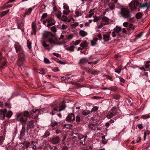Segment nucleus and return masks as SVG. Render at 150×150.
Segmentation results:
<instances>
[{"label":"nucleus","mask_w":150,"mask_h":150,"mask_svg":"<svg viewBox=\"0 0 150 150\" xmlns=\"http://www.w3.org/2000/svg\"><path fill=\"white\" fill-rule=\"evenodd\" d=\"M2 62L0 67L1 68H3L4 67H6V62L5 60V58L2 57L1 55V54L0 52V62Z\"/></svg>","instance_id":"nucleus-8"},{"label":"nucleus","mask_w":150,"mask_h":150,"mask_svg":"<svg viewBox=\"0 0 150 150\" xmlns=\"http://www.w3.org/2000/svg\"><path fill=\"white\" fill-rule=\"evenodd\" d=\"M98 40V38H95L91 41V44L92 46H95L97 44V41Z\"/></svg>","instance_id":"nucleus-22"},{"label":"nucleus","mask_w":150,"mask_h":150,"mask_svg":"<svg viewBox=\"0 0 150 150\" xmlns=\"http://www.w3.org/2000/svg\"><path fill=\"white\" fill-rule=\"evenodd\" d=\"M104 25H105V24H104L103 23L100 22V24L98 25L97 28H101Z\"/></svg>","instance_id":"nucleus-52"},{"label":"nucleus","mask_w":150,"mask_h":150,"mask_svg":"<svg viewBox=\"0 0 150 150\" xmlns=\"http://www.w3.org/2000/svg\"><path fill=\"white\" fill-rule=\"evenodd\" d=\"M48 41L51 44H54V45H61V44L60 43H59L58 42H55L54 40H53L52 38H50L48 39Z\"/></svg>","instance_id":"nucleus-18"},{"label":"nucleus","mask_w":150,"mask_h":150,"mask_svg":"<svg viewBox=\"0 0 150 150\" xmlns=\"http://www.w3.org/2000/svg\"><path fill=\"white\" fill-rule=\"evenodd\" d=\"M52 19L51 18H48L46 19V21L48 23H49L52 21Z\"/></svg>","instance_id":"nucleus-60"},{"label":"nucleus","mask_w":150,"mask_h":150,"mask_svg":"<svg viewBox=\"0 0 150 150\" xmlns=\"http://www.w3.org/2000/svg\"><path fill=\"white\" fill-rule=\"evenodd\" d=\"M59 137L57 136H54L51 140L52 142L54 144H57L59 142Z\"/></svg>","instance_id":"nucleus-13"},{"label":"nucleus","mask_w":150,"mask_h":150,"mask_svg":"<svg viewBox=\"0 0 150 150\" xmlns=\"http://www.w3.org/2000/svg\"><path fill=\"white\" fill-rule=\"evenodd\" d=\"M25 129L24 125H23L21 130L20 132V138L22 139L25 134Z\"/></svg>","instance_id":"nucleus-15"},{"label":"nucleus","mask_w":150,"mask_h":150,"mask_svg":"<svg viewBox=\"0 0 150 150\" xmlns=\"http://www.w3.org/2000/svg\"><path fill=\"white\" fill-rule=\"evenodd\" d=\"M93 10L92 9L89 12V13H90L89 14L88 16V18H91L92 16L94 14V13L92 12L93 11Z\"/></svg>","instance_id":"nucleus-38"},{"label":"nucleus","mask_w":150,"mask_h":150,"mask_svg":"<svg viewBox=\"0 0 150 150\" xmlns=\"http://www.w3.org/2000/svg\"><path fill=\"white\" fill-rule=\"evenodd\" d=\"M67 28V26L64 24H63L62 26V28L61 29L64 30L65 29Z\"/></svg>","instance_id":"nucleus-61"},{"label":"nucleus","mask_w":150,"mask_h":150,"mask_svg":"<svg viewBox=\"0 0 150 150\" xmlns=\"http://www.w3.org/2000/svg\"><path fill=\"white\" fill-rule=\"evenodd\" d=\"M76 15H75V17H78L79 16H81L82 14L80 11H77L75 12Z\"/></svg>","instance_id":"nucleus-29"},{"label":"nucleus","mask_w":150,"mask_h":150,"mask_svg":"<svg viewBox=\"0 0 150 150\" xmlns=\"http://www.w3.org/2000/svg\"><path fill=\"white\" fill-rule=\"evenodd\" d=\"M93 17L94 18V19H93V21L94 22H97L99 21V18H98V17L97 16H93Z\"/></svg>","instance_id":"nucleus-45"},{"label":"nucleus","mask_w":150,"mask_h":150,"mask_svg":"<svg viewBox=\"0 0 150 150\" xmlns=\"http://www.w3.org/2000/svg\"><path fill=\"white\" fill-rule=\"evenodd\" d=\"M32 27L33 30L35 34L36 33V25L34 23H33L32 24Z\"/></svg>","instance_id":"nucleus-31"},{"label":"nucleus","mask_w":150,"mask_h":150,"mask_svg":"<svg viewBox=\"0 0 150 150\" xmlns=\"http://www.w3.org/2000/svg\"><path fill=\"white\" fill-rule=\"evenodd\" d=\"M67 121L71 122H73L75 120V116L74 114L71 113L69 114L66 118Z\"/></svg>","instance_id":"nucleus-10"},{"label":"nucleus","mask_w":150,"mask_h":150,"mask_svg":"<svg viewBox=\"0 0 150 150\" xmlns=\"http://www.w3.org/2000/svg\"><path fill=\"white\" fill-rule=\"evenodd\" d=\"M90 113H91V111L88 110H83L81 113L84 116H86L89 114Z\"/></svg>","instance_id":"nucleus-23"},{"label":"nucleus","mask_w":150,"mask_h":150,"mask_svg":"<svg viewBox=\"0 0 150 150\" xmlns=\"http://www.w3.org/2000/svg\"><path fill=\"white\" fill-rule=\"evenodd\" d=\"M25 60V56L23 52L20 53L18 55V64L19 66V69L22 70L21 65L24 63Z\"/></svg>","instance_id":"nucleus-2"},{"label":"nucleus","mask_w":150,"mask_h":150,"mask_svg":"<svg viewBox=\"0 0 150 150\" xmlns=\"http://www.w3.org/2000/svg\"><path fill=\"white\" fill-rule=\"evenodd\" d=\"M22 144H23L25 145L26 148H28L30 144V143L29 142H28L25 143V142H24L22 143Z\"/></svg>","instance_id":"nucleus-40"},{"label":"nucleus","mask_w":150,"mask_h":150,"mask_svg":"<svg viewBox=\"0 0 150 150\" xmlns=\"http://www.w3.org/2000/svg\"><path fill=\"white\" fill-rule=\"evenodd\" d=\"M81 120V115H78L76 117V121L77 122H79Z\"/></svg>","instance_id":"nucleus-28"},{"label":"nucleus","mask_w":150,"mask_h":150,"mask_svg":"<svg viewBox=\"0 0 150 150\" xmlns=\"http://www.w3.org/2000/svg\"><path fill=\"white\" fill-rule=\"evenodd\" d=\"M117 34H118L114 30L112 33V36L113 38L116 37Z\"/></svg>","instance_id":"nucleus-53"},{"label":"nucleus","mask_w":150,"mask_h":150,"mask_svg":"<svg viewBox=\"0 0 150 150\" xmlns=\"http://www.w3.org/2000/svg\"><path fill=\"white\" fill-rule=\"evenodd\" d=\"M117 0H111V2L109 3L108 6L109 8L111 10H113L115 9V6L118 7L119 6V4L118 3Z\"/></svg>","instance_id":"nucleus-4"},{"label":"nucleus","mask_w":150,"mask_h":150,"mask_svg":"<svg viewBox=\"0 0 150 150\" xmlns=\"http://www.w3.org/2000/svg\"><path fill=\"white\" fill-rule=\"evenodd\" d=\"M70 11L69 10H66L63 11V13L65 15H67L70 13Z\"/></svg>","instance_id":"nucleus-44"},{"label":"nucleus","mask_w":150,"mask_h":150,"mask_svg":"<svg viewBox=\"0 0 150 150\" xmlns=\"http://www.w3.org/2000/svg\"><path fill=\"white\" fill-rule=\"evenodd\" d=\"M97 37L98 38V39L99 40H101L102 39V36L101 34H99L97 35Z\"/></svg>","instance_id":"nucleus-56"},{"label":"nucleus","mask_w":150,"mask_h":150,"mask_svg":"<svg viewBox=\"0 0 150 150\" xmlns=\"http://www.w3.org/2000/svg\"><path fill=\"white\" fill-rule=\"evenodd\" d=\"M32 9L31 8H30L28 9V11L26 12L25 14L26 15H28L32 11Z\"/></svg>","instance_id":"nucleus-48"},{"label":"nucleus","mask_w":150,"mask_h":150,"mask_svg":"<svg viewBox=\"0 0 150 150\" xmlns=\"http://www.w3.org/2000/svg\"><path fill=\"white\" fill-rule=\"evenodd\" d=\"M27 47L29 49H31V43L28 40L27 41Z\"/></svg>","instance_id":"nucleus-42"},{"label":"nucleus","mask_w":150,"mask_h":150,"mask_svg":"<svg viewBox=\"0 0 150 150\" xmlns=\"http://www.w3.org/2000/svg\"><path fill=\"white\" fill-rule=\"evenodd\" d=\"M41 42L42 46L44 47H47L49 46V45L46 44L45 41H42Z\"/></svg>","instance_id":"nucleus-37"},{"label":"nucleus","mask_w":150,"mask_h":150,"mask_svg":"<svg viewBox=\"0 0 150 150\" xmlns=\"http://www.w3.org/2000/svg\"><path fill=\"white\" fill-rule=\"evenodd\" d=\"M6 112V109H1L0 110V119L1 120H3L5 119Z\"/></svg>","instance_id":"nucleus-12"},{"label":"nucleus","mask_w":150,"mask_h":150,"mask_svg":"<svg viewBox=\"0 0 150 150\" xmlns=\"http://www.w3.org/2000/svg\"><path fill=\"white\" fill-rule=\"evenodd\" d=\"M23 115L25 117H28L30 115V114L28 111H25L24 112Z\"/></svg>","instance_id":"nucleus-41"},{"label":"nucleus","mask_w":150,"mask_h":150,"mask_svg":"<svg viewBox=\"0 0 150 150\" xmlns=\"http://www.w3.org/2000/svg\"><path fill=\"white\" fill-rule=\"evenodd\" d=\"M52 108L56 109L58 111L60 112L64 110L66 108V106L63 103L61 104H57L56 105H52Z\"/></svg>","instance_id":"nucleus-5"},{"label":"nucleus","mask_w":150,"mask_h":150,"mask_svg":"<svg viewBox=\"0 0 150 150\" xmlns=\"http://www.w3.org/2000/svg\"><path fill=\"white\" fill-rule=\"evenodd\" d=\"M142 16V14L141 13H137L136 15V16L137 19L141 18Z\"/></svg>","instance_id":"nucleus-34"},{"label":"nucleus","mask_w":150,"mask_h":150,"mask_svg":"<svg viewBox=\"0 0 150 150\" xmlns=\"http://www.w3.org/2000/svg\"><path fill=\"white\" fill-rule=\"evenodd\" d=\"M53 109L52 111L50 112V113L52 115H54L58 111H57L56 109L53 108Z\"/></svg>","instance_id":"nucleus-51"},{"label":"nucleus","mask_w":150,"mask_h":150,"mask_svg":"<svg viewBox=\"0 0 150 150\" xmlns=\"http://www.w3.org/2000/svg\"><path fill=\"white\" fill-rule=\"evenodd\" d=\"M110 35L109 34L103 35V39L105 42H108L110 40Z\"/></svg>","instance_id":"nucleus-20"},{"label":"nucleus","mask_w":150,"mask_h":150,"mask_svg":"<svg viewBox=\"0 0 150 150\" xmlns=\"http://www.w3.org/2000/svg\"><path fill=\"white\" fill-rule=\"evenodd\" d=\"M143 34V33L142 32H141L139 33L137 35V38H139L141 37Z\"/></svg>","instance_id":"nucleus-59"},{"label":"nucleus","mask_w":150,"mask_h":150,"mask_svg":"<svg viewBox=\"0 0 150 150\" xmlns=\"http://www.w3.org/2000/svg\"><path fill=\"white\" fill-rule=\"evenodd\" d=\"M98 109V107L97 106H94L93 107L92 109L91 112V113L92 112H95L96 110H97Z\"/></svg>","instance_id":"nucleus-39"},{"label":"nucleus","mask_w":150,"mask_h":150,"mask_svg":"<svg viewBox=\"0 0 150 150\" xmlns=\"http://www.w3.org/2000/svg\"><path fill=\"white\" fill-rule=\"evenodd\" d=\"M51 30L53 32L55 33L57 31V29L56 27L55 26H52L51 28Z\"/></svg>","instance_id":"nucleus-55"},{"label":"nucleus","mask_w":150,"mask_h":150,"mask_svg":"<svg viewBox=\"0 0 150 150\" xmlns=\"http://www.w3.org/2000/svg\"><path fill=\"white\" fill-rule=\"evenodd\" d=\"M129 28L133 30L135 29V27L134 26H133L132 24L131 23L129 24Z\"/></svg>","instance_id":"nucleus-49"},{"label":"nucleus","mask_w":150,"mask_h":150,"mask_svg":"<svg viewBox=\"0 0 150 150\" xmlns=\"http://www.w3.org/2000/svg\"><path fill=\"white\" fill-rule=\"evenodd\" d=\"M34 128L33 121L31 120L28 122L27 123V130L29 129L33 128Z\"/></svg>","instance_id":"nucleus-14"},{"label":"nucleus","mask_w":150,"mask_h":150,"mask_svg":"<svg viewBox=\"0 0 150 150\" xmlns=\"http://www.w3.org/2000/svg\"><path fill=\"white\" fill-rule=\"evenodd\" d=\"M37 112H38L37 113V115L35 117H34V118H36L37 117H38V116L37 115L38 113H39V110H36L35 111H34L33 110H31L30 112V113L32 114H34L35 113H36Z\"/></svg>","instance_id":"nucleus-26"},{"label":"nucleus","mask_w":150,"mask_h":150,"mask_svg":"<svg viewBox=\"0 0 150 150\" xmlns=\"http://www.w3.org/2000/svg\"><path fill=\"white\" fill-rule=\"evenodd\" d=\"M121 28L120 27H118L117 26L114 29V30L118 34H119V32L121 31Z\"/></svg>","instance_id":"nucleus-24"},{"label":"nucleus","mask_w":150,"mask_h":150,"mask_svg":"<svg viewBox=\"0 0 150 150\" xmlns=\"http://www.w3.org/2000/svg\"><path fill=\"white\" fill-rule=\"evenodd\" d=\"M120 13L122 17L127 20L128 21L134 22L135 21L129 9L126 7H122L120 9Z\"/></svg>","instance_id":"nucleus-1"},{"label":"nucleus","mask_w":150,"mask_h":150,"mask_svg":"<svg viewBox=\"0 0 150 150\" xmlns=\"http://www.w3.org/2000/svg\"><path fill=\"white\" fill-rule=\"evenodd\" d=\"M61 19L62 21L64 22H65L67 21V18L66 16L63 15L62 16Z\"/></svg>","instance_id":"nucleus-43"},{"label":"nucleus","mask_w":150,"mask_h":150,"mask_svg":"<svg viewBox=\"0 0 150 150\" xmlns=\"http://www.w3.org/2000/svg\"><path fill=\"white\" fill-rule=\"evenodd\" d=\"M66 49L71 52H73L74 50V47L73 45H72L69 47H67L66 48Z\"/></svg>","instance_id":"nucleus-25"},{"label":"nucleus","mask_w":150,"mask_h":150,"mask_svg":"<svg viewBox=\"0 0 150 150\" xmlns=\"http://www.w3.org/2000/svg\"><path fill=\"white\" fill-rule=\"evenodd\" d=\"M12 115V112L11 111H8L6 114V116L8 118H10Z\"/></svg>","instance_id":"nucleus-32"},{"label":"nucleus","mask_w":150,"mask_h":150,"mask_svg":"<svg viewBox=\"0 0 150 150\" xmlns=\"http://www.w3.org/2000/svg\"><path fill=\"white\" fill-rule=\"evenodd\" d=\"M58 122H52L51 124V126L52 128H55V127L57 126L58 125Z\"/></svg>","instance_id":"nucleus-30"},{"label":"nucleus","mask_w":150,"mask_h":150,"mask_svg":"<svg viewBox=\"0 0 150 150\" xmlns=\"http://www.w3.org/2000/svg\"><path fill=\"white\" fill-rule=\"evenodd\" d=\"M81 42V40H76L74 43L73 44L75 45H79Z\"/></svg>","instance_id":"nucleus-46"},{"label":"nucleus","mask_w":150,"mask_h":150,"mask_svg":"<svg viewBox=\"0 0 150 150\" xmlns=\"http://www.w3.org/2000/svg\"><path fill=\"white\" fill-rule=\"evenodd\" d=\"M127 102L130 105H132V102L130 98L128 99H127Z\"/></svg>","instance_id":"nucleus-57"},{"label":"nucleus","mask_w":150,"mask_h":150,"mask_svg":"<svg viewBox=\"0 0 150 150\" xmlns=\"http://www.w3.org/2000/svg\"><path fill=\"white\" fill-rule=\"evenodd\" d=\"M9 11V10L8 9L6 11H3L1 13V17H2L8 13Z\"/></svg>","instance_id":"nucleus-33"},{"label":"nucleus","mask_w":150,"mask_h":150,"mask_svg":"<svg viewBox=\"0 0 150 150\" xmlns=\"http://www.w3.org/2000/svg\"><path fill=\"white\" fill-rule=\"evenodd\" d=\"M139 3L137 1H132L129 4V6L132 10H133L135 9L136 6H137Z\"/></svg>","instance_id":"nucleus-9"},{"label":"nucleus","mask_w":150,"mask_h":150,"mask_svg":"<svg viewBox=\"0 0 150 150\" xmlns=\"http://www.w3.org/2000/svg\"><path fill=\"white\" fill-rule=\"evenodd\" d=\"M88 34L87 32L83 30H80L79 32V35L82 37H84Z\"/></svg>","instance_id":"nucleus-19"},{"label":"nucleus","mask_w":150,"mask_h":150,"mask_svg":"<svg viewBox=\"0 0 150 150\" xmlns=\"http://www.w3.org/2000/svg\"><path fill=\"white\" fill-rule=\"evenodd\" d=\"M72 135L73 139L74 140H76V142H78L79 140L83 139L84 141H85L86 139V137H84L83 135H79L77 133H73Z\"/></svg>","instance_id":"nucleus-6"},{"label":"nucleus","mask_w":150,"mask_h":150,"mask_svg":"<svg viewBox=\"0 0 150 150\" xmlns=\"http://www.w3.org/2000/svg\"><path fill=\"white\" fill-rule=\"evenodd\" d=\"M73 36L71 35H69L67 37V39L69 40H70L73 38Z\"/></svg>","instance_id":"nucleus-64"},{"label":"nucleus","mask_w":150,"mask_h":150,"mask_svg":"<svg viewBox=\"0 0 150 150\" xmlns=\"http://www.w3.org/2000/svg\"><path fill=\"white\" fill-rule=\"evenodd\" d=\"M150 62H146V64L145 65V67L146 68H148L149 67V65L148 64Z\"/></svg>","instance_id":"nucleus-62"},{"label":"nucleus","mask_w":150,"mask_h":150,"mask_svg":"<svg viewBox=\"0 0 150 150\" xmlns=\"http://www.w3.org/2000/svg\"><path fill=\"white\" fill-rule=\"evenodd\" d=\"M47 16V13H44L42 15V17H41V21H42V19H45L46 17Z\"/></svg>","instance_id":"nucleus-47"},{"label":"nucleus","mask_w":150,"mask_h":150,"mask_svg":"<svg viewBox=\"0 0 150 150\" xmlns=\"http://www.w3.org/2000/svg\"><path fill=\"white\" fill-rule=\"evenodd\" d=\"M16 120L20 122L23 125V123H25L27 120V118L24 117L22 114L18 113L16 114Z\"/></svg>","instance_id":"nucleus-7"},{"label":"nucleus","mask_w":150,"mask_h":150,"mask_svg":"<svg viewBox=\"0 0 150 150\" xmlns=\"http://www.w3.org/2000/svg\"><path fill=\"white\" fill-rule=\"evenodd\" d=\"M141 118L144 119H146L150 117V115H146L141 116Z\"/></svg>","instance_id":"nucleus-36"},{"label":"nucleus","mask_w":150,"mask_h":150,"mask_svg":"<svg viewBox=\"0 0 150 150\" xmlns=\"http://www.w3.org/2000/svg\"><path fill=\"white\" fill-rule=\"evenodd\" d=\"M44 61L45 63L48 64L50 63L49 60L47 58H45L44 59Z\"/></svg>","instance_id":"nucleus-58"},{"label":"nucleus","mask_w":150,"mask_h":150,"mask_svg":"<svg viewBox=\"0 0 150 150\" xmlns=\"http://www.w3.org/2000/svg\"><path fill=\"white\" fill-rule=\"evenodd\" d=\"M14 47L16 52H19L21 53L23 52L22 47L18 43H16L14 45Z\"/></svg>","instance_id":"nucleus-11"},{"label":"nucleus","mask_w":150,"mask_h":150,"mask_svg":"<svg viewBox=\"0 0 150 150\" xmlns=\"http://www.w3.org/2000/svg\"><path fill=\"white\" fill-rule=\"evenodd\" d=\"M87 61L86 59L85 58H83L80 60L79 63V64H83L86 63L87 62Z\"/></svg>","instance_id":"nucleus-35"},{"label":"nucleus","mask_w":150,"mask_h":150,"mask_svg":"<svg viewBox=\"0 0 150 150\" xmlns=\"http://www.w3.org/2000/svg\"><path fill=\"white\" fill-rule=\"evenodd\" d=\"M119 111V109L118 108L115 107L113 108L108 113L107 117L108 119L112 118L118 113Z\"/></svg>","instance_id":"nucleus-3"},{"label":"nucleus","mask_w":150,"mask_h":150,"mask_svg":"<svg viewBox=\"0 0 150 150\" xmlns=\"http://www.w3.org/2000/svg\"><path fill=\"white\" fill-rule=\"evenodd\" d=\"M54 23H51L47 24V27H50L51 26L54 25Z\"/></svg>","instance_id":"nucleus-63"},{"label":"nucleus","mask_w":150,"mask_h":150,"mask_svg":"<svg viewBox=\"0 0 150 150\" xmlns=\"http://www.w3.org/2000/svg\"><path fill=\"white\" fill-rule=\"evenodd\" d=\"M88 43L86 41H84L82 42L80 44V46L82 47L83 49L87 47Z\"/></svg>","instance_id":"nucleus-21"},{"label":"nucleus","mask_w":150,"mask_h":150,"mask_svg":"<svg viewBox=\"0 0 150 150\" xmlns=\"http://www.w3.org/2000/svg\"><path fill=\"white\" fill-rule=\"evenodd\" d=\"M98 73V71L96 70H93L91 71V74H92L95 75Z\"/></svg>","instance_id":"nucleus-50"},{"label":"nucleus","mask_w":150,"mask_h":150,"mask_svg":"<svg viewBox=\"0 0 150 150\" xmlns=\"http://www.w3.org/2000/svg\"><path fill=\"white\" fill-rule=\"evenodd\" d=\"M52 35V34L51 32L48 31H45L43 33L42 38L45 39L46 38Z\"/></svg>","instance_id":"nucleus-16"},{"label":"nucleus","mask_w":150,"mask_h":150,"mask_svg":"<svg viewBox=\"0 0 150 150\" xmlns=\"http://www.w3.org/2000/svg\"><path fill=\"white\" fill-rule=\"evenodd\" d=\"M109 19L107 17L104 16L102 18V21L101 23H103L105 24V25L107 24L108 23Z\"/></svg>","instance_id":"nucleus-17"},{"label":"nucleus","mask_w":150,"mask_h":150,"mask_svg":"<svg viewBox=\"0 0 150 150\" xmlns=\"http://www.w3.org/2000/svg\"><path fill=\"white\" fill-rule=\"evenodd\" d=\"M149 4L148 2L147 3H145L143 4L142 5H140L139 6V8H142L146 7L147 8H148L149 6Z\"/></svg>","instance_id":"nucleus-27"},{"label":"nucleus","mask_w":150,"mask_h":150,"mask_svg":"<svg viewBox=\"0 0 150 150\" xmlns=\"http://www.w3.org/2000/svg\"><path fill=\"white\" fill-rule=\"evenodd\" d=\"M50 135V133L49 132V131H46L45 133V134L44 135V137H47V136H49Z\"/></svg>","instance_id":"nucleus-54"}]
</instances>
